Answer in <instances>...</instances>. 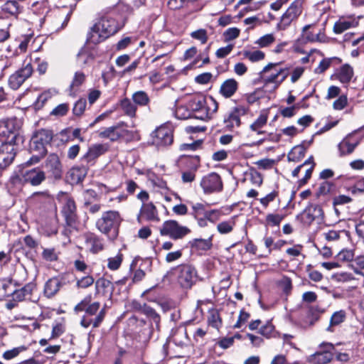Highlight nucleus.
Here are the masks:
<instances>
[{
	"label": "nucleus",
	"mask_w": 364,
	"mask_h": 364,
	"mask_svg": "<svg viewBox=\"0 0 364 364\" xmlns=\"http://www.w3.org/2000/svg\"><path fill=\"white\" fill-rule=\"evenodd\" d=\"M212 239L213 236H210L208 239H193L190 242V245L192 248L196 249L197 250H208L213 246Z\"/></svg>",
	"instance_id": "473e14b6"
},
{
	"label": "nucleus",
	"mask_w": 364,
	"mask_h": 364,
	"mask_svg": "<svg viewBox=\"0 0 364 364\" xmlns=\"http://www.w3.org/2000/svg\"><path fill=\"white\" fill-rule=\"evenodd\" d=\"M243 55L253 63L263 60L265 56L264 53L261 50L244 51Z\"/></svg>",
	"instance_id": "3c124183"
},
{
	"label": "nucleus",
	"mask_w": 364,
	"mask_h": 364,
	"mask_svg": "<svg viewBox=\"0 0 364 364\" xmlns=\"http://www.w3.org/2000/svg\"><path fill=\"white\" fill-rule=\"evenodd\" d=\"M132 100L135 105H138L139 106H145L149 102V97L144 91L134 92L132 95Z\"/></svg>",
	"instance_id": "c03bdc74"
},
{
	"label": "nucleus",
	"mask_w": 364,
	"mask_h": 364,
	"mask_svg": "<svg viewBox=\"0 0 364 364\" xmlns=\"http://www.w3.org/2000/svg\"><path fill=\"white\" fill-rule=\"evenodd\" d=\"M85 80V75L82 72L78 71L75 73L73 80L70 84V88L71 90L79 87Z\"/></svg>",
	"instance_id": "5fc2aeb1"
},
{
	"label": "nucleus",
	"mask_w": 364,
	"mask_h": 364,
	"mask_svg": "<svg viewBox=\"0 0 364 364\" xmlns=\"http://www.w3.org/2000/svg\"><path fill=\"white\" fill-rule=\"evenodd\" d=\"M108 150L109 145L107 144H93L89 147L82 159L87 163L93 164L96 159L105 154Z\"/></svg>",
	"instance_id": "412c9836"
},
{
	"label": "nucleus",
	"mask_w": 364,
	"mask_h": 364,
	"mask_svg": "<svg viewBox=\"0 0 364 364\" xmlns=\"http://www.w3.org/2000/svg\"><path fill=\"white\" fill-rule=\"evenodd\" d=\"M85 243L87 249L92 253H97L103 249L102 240L93 233L84 235Z\"/></svg>",
	"instance_id": "393cba45"
},
{
	"label": "nucleus",
	"mask_w": 364,
	"mask_h": 364,
	"mask_svg": "<svg viewBox=\"0 0 364 364\" xmlns=\"http://www.w3.org/2000/svg\"><path fill=\"white\" fill-rule=\"evenodd\" d=\"M322 312L323 311H320L317 306L310 307L309 310V314L307 318L309 326H313L319 319L320 315Z\"/></svg>",
	"instance_id": "603ef678"
},
{
	"label": "nucleus",
	"mask_w": 364,
	"mask_h": 364,
	"mask_svg": "<svg viewBox=\"0 0 364 364\" xmlns=\"http://www.w3.org/2000/svg\"><path fill=\"white\" fill-rule=\"evenodd\" d=\"M122 219L118 211L109 210L102 213L96 222L97 228L110 240H114L118 236L119 227Z\"/></svg>",
	"instance_id": "20e7f679"
},
{
	"label": "nucleus",
	"mask_w": 364,
	"mask_h": 364,
	"mask_svg": "<svg viewBox=\"0 0 364 364\" xmlns=\"http://www.w3.org/2000/svg\"><path fill=\"white\" fill-rule=\"evenodd\" d=\"M200 185L205 194L219 193L223 188L220 176L215 172L204 176L200 181Z\"/></svg>",
	"instance_id": "4468645a"
},
{
	"label": "nucleus",
	"mask_w": 364,
	"mask_h": 364,
	"mask_svg": "<svg viewBox=\"0 0 364 364\" xmlns=\"http://www.w3.org/2000/svg\"><path fill=\"white\" fill-rule=\"evenodd\" d=\"M346 317V314L345 311L340 310L336 311L333 314L330 319V324L328 327L326 328L328 331H333L332 327L334 326H338L343 323Z\"/></svg>",
	"instance_id": "58836bf2"
},
{
	"label": "nucleus",
	"mask_w": 364,
	"mask_h": 364,
	"mask_svg": "<svg viewBox=\"0 0 364 364\" xmlns=\"http://www.w3.org/2000/svg\"><path fill=\"white\" fill-rule=\"evenodd\" d=\"M235 226V221L234 218H231L228 220L223 221L217 225V230L221 235H225L230 233Z\"/></svg>",
	"instance_id": "ea45409f"
},
{
	"label": "nucleus",
	"mask_w": 364,
	"mask_h": 364,
	"mask_svg": "<svg viewBox=\"0 0 364 364\" xmlns=\"http://www.w3.org/2000/svg\"><path fill=\"white\" fill-rule=\"evenodd\" d=\"M20 128L21 122L16 118L0 121V137L11 136L9 141H22V137L18 134Z\"/></svg>",
	"instance_id": "9b49d317"
},
{
	"label": "nucleus",
	"mask_w": 364,
	"mask_h": 364,
	"mask_svg": "<svg viewBox=\"0 0 364 364\" xmlns=\"http://www.w3.org/2000/svg\"><path fill=\"white\" fill-rule=\"evenodd\" d=\"M320 350L311 355L308 361L311 364H326L333 358L334 346L330 343H323L319 346Z\"/></svg>",
	"instance_id": "2eb2a0df"
},
{
	"label": "nucleus",
	"mask_w": 364,
	"mask_h": 364,
	"mask_svg": "<svg viewBox=\"0 0 364 364\" xmlns=\"http://www.w3.org/2000/svg\"><path fill=\"white\" fill-rule=\"evenodd\" d=\"M92 299V295H87L80 303L74 308L76 313L85 311V314L80 321V325L84 328L92 326V328H98L102 323L105 317V309L100 308V303L95 301L91 303Z\"/></svg>",
	"instance_id": "f03ea898"
},
{
	"label": "nucleus",
	"mask_w": 364,
	"mask_h": 364,
	"mask_svg": "<svg viewBox=\"0 0 364 364\" xmlns=\"http://www.w3.org/2000/svg\"><path fill=\"white\" fill-rule=\"evenodd\" d=\"M86 100L85 99H80L77 100L73 109V114L76 116H80L83 114L86 107Z\"/></svg>",
	"instance_id": "052dcab7"
},
{
	"label": "nucleus",
	"mask_w": 364,
	"mask_h": 364,
	"mask_svg": "<svg viewBox=\"0 0 364 364\" xmlns=\"http://www.w3.org/2000/svg\"><path fill=\"white\" fill-rule=\"evenodd\" d=\"M18 144L0 139V169L6 168L12 163L16 154Z\"/></svg>",
	"instance_id": "ddd939ff"
},
{
	"label": "nucleus",
	"mask_w": 364,
	"mask_h": 364,
	"mask_svg": "<svg viewBox=\"0 0 364 364\" xmlns=\"http://www.w3.org/2000/svg\"><path fill=\"white\" fill-rule=\"evenodd\" d=\"M46 179V172L37 167L23 171L21 176H13L10 179V183L14 185L28 183L32 186H38L44 182Z\"/></svg>",
	"instance_id": "39448f33"
},
{
	"label": "nucleus",
	"mask_w": 364,
	"mask_h": 364,
	"mask_svg": "<svg viewBox=\"0 0 364 364\" xmlns=\"http://www.w3.org/2000/svg\"><path fill=\"white\" fill-rule=\"evenodd\" d=\"M341 63V60L337 57L325 58L320 61L319 64L314 69V72L316 74H323L331 65H339Z\"/></svg>",
	"instance_id": "c756f323"
},
{
	"label": "nucleus",
	"mask_w": 364,
	"mask_h": 364,
	"mask_svg": "<svg viewBox=\"0 0 364 364\" xmlns=\"http://www.w3.org/2000/svg\"><path fill=\"white\" fill-rule=\"evenodd\" d=\"M175 115L179 119L193 118V115L187 103L186 105L177 106L175 111Z\"/></svg>",
	"instance_id": "79ce46f5"
},
{
	"label": "nucleus",
	"mask_w": 364,
	"mask_h": 364,
	"mask_svg": "<svg viewBox=\"0 0 364 364\" xmlns=\"http://www.w3.org/2000/svg\"><path fill=\"white\" fill-rule=\"evenodd\" d=\"M248 108L243 105H237L232 108L223 118L225 128L228 131H234L241 125L240 117L245 115Z\"/></svg>",
	"instance_id": "9d476101"
},
{
	"label": "nucleus",
	"mask_w": 364,
	"mask_h": 364,
	"mask_svg": "<svg viewBox=\"0 0 364 364\" xmlns=\"http://www.w3.org/2000/svg\"><path fill=\"white\" fill-rule=\"evenodd\" d=\"M1 11L9 16L17 18L21 13L23 7L15 0L6 1L1 7Z\"/></svg>",
	"instance_id": "a878e982"
},
{
	"label": "nucleus",
	"mask_w": 364,
	"mask_h": 364,
	"mask_svg": "<svg viewBox=\"0 0 364 364\" xmlns=\"http://www.w3.org/2000/svg\"><path fill=\"white\" fill-rule=\"evenodd\" d=\"M122 136V131L117 127H110L99 132L100 137L109 139L112 141H117Z\"/></svg>",
	"instance_id": "2f4dec72"
},
{
	"label": "nucleus",
	"mask_w": 364,
	"mask_h": 364,
	"mask_svg": "<svg viewBox=\"0 0 364 364\" xmlns=\"http://www.w3.org/2000/svg\"><path fill=\"white\" fill-rule=\"evenodd\" d=\"M304 0H294L281 16L280 21L277 26L279 31L287 28L301 14Z\"/></svg>",
	"instance_id": "0eeeda50"
},
{
	"label": "nucleus",
	"mask_w": 364,
	"mask_h": 364,
	"mask_svg": "<svg viewBox=\"0 0 364 364\" xmlns=\"http://www.w3.org/2000/svg\"><path fill=\"white\" fill-rule=\"evenodd\" d=\"M94 282V278L92 276L87 275L77 280V286L80 288L85 289L92 285Z\"/></svg>",
	"instance_id": "338daca9"
},
{
	"label": "nucleus",
	"mask_w": 364,
	"mask_h": 364,
	"mask_svg": "<svg viewBox=\"0 0 364 364\" xmlns=\"http://www.w3.org/2000/svg\"><path fill=\"white\" fill-rule=\"evenodd\" d=\"M208 323L218 330L222 326V319L218 310L213 309L208 311Z\"/></svg>",
	"instance_id": "4c0bfd02"
},
{
	"label": "nucleus",
	"mask_w": 364,
	"mask_h": 364,
	"mask_svg": "<svg viewBox=\"0 0 364 364\" xmlns=\"http://www.w3.org/2000/svg\"><path fill=\"white\" fill-rule=\"evenodd\" d=\"M111 282L104 277L99 278L95 282L96 293L109 287Z\"/></svg>",
	"instance_id": "69168bd1"
},
{
	"label": "nucleus",
	"mask_w": 364,
	"mask_h": 364,
	"mask_svg": "<svg viewBox=\"0 0 364 364\" xmlns=\"http://www.w3.org/2000/svg\"><path fill=\"white\" fill-rule=\"evenodd\" d=\"M358 25V21L355 18H341L336 21L333 26V31L337 34L342 33L345 31L355 28Z\"/></svg>",
	"instance_id": "bb28decb"
},
{
	"label": "nucleus",
	"mask_w": 364,
	"mask_h": 364,
	"mask_svg": "<svg viewBox=\"0 0 364 364\" xmlns=\"http://www.w3.org/2000/svg\"><path fill=\"white\" fill-rule=\"evenodd\" d=\"M223 213L220 210L213 209L208 210L205 213V217L208 220L209 222L215 223L218 221L222 216Z\"/></svg>",
	"instance_id": "4d7b16f0"
},
{
	"label": "nucleus",
	"mask_w": 364,
	"mask_h": 364,
	"mask_svg": "<svg viewBox=\"0 0 364 364\" xmlns=\"http://www.w3.org/2000/svg\"><path fill=\"white\" fill-rule=\"evenodd\" d=\"M33 72V69L31 63H28L9 77V85L10 87L13 90L18 89L31 76Z\"/></svg>",
	"instance_id": "dca6fc26"
},
{
	"label": "nucleus",
	"mask_w": 364,
	"mask_h": 364,
	"mask_svg": "<svg viewBox=\"0 0 364 364\" xmlns=\"http://www.w3.org/2000/svg\"><path fill=\"white\" fill-rule=\"evenodd\" d=\"M63 284V279L60 277L50 278L44 285V296L48 299L53 297L59 291Z\"/></svg>",
	"instance_id": "5701e85b"
},
{
	"label": "nucleus",
	"mask_w": 364,
	"mask_h": 364,
	"mask_svg": "<svg viewBox=\"0 0 364 364\" xmlns=\"http://www.w3.org/2000/svg\"><path fill=\"white\" fill-rule=\"evenodd\" d=\"M87 174V170L85 167H73L68 173V177L71 183H78L82 181Z\"/></svg>",
	"instance_id": "7c9ffc66"
},
{
	"label": "nucleus",
	"mask_w": 364,
	"mask_h": 364,
	"mask_svg": "<svg viewBox=\"0 0 364 364\" xmlns=\"http://www.w3.org/2000/svg\"><path fill=\"white\" fill-rule=\"evenodd\" d=\"M348 105V97L346 95L338 97L333 103V108L335 110H342Z\"/></svg>",
	"instance_id": "bf43d9fd"
},
{
	"label": "nucleus",
	"mask_w": 364,
	"mask_h": 364,
	"mask_svg": "<svg viewBox=\"0 0 364 364\" xmlns=\"http://www.w3.org/2000/svg\"><path fill=\"white\" fill-rule=\"evenodd\" d=\"M238 88V82L232 78L226 80L221 85L220 93L225 98L232 97Z\"/></svg>",
	"instance_id": "cd10ccee"
},
{
	"label": "nucleus",
	"mask_w": 364,
	"mask_h": 364,
	"mask_svg": "<svg viewBox=\"0 0 364 364\" xmlns=\"http://www.w3.org/2000/svg\"><path fill=\"white\" fill-rule=\"evenodd\" d=\"M120 108L125 114L130 117H134L136 114V107L128 98H124L120 102Z\"/></svg>",
	"instance_id": "e433bc0d"
},
{
	"label": "nucleus",
	"mask_w": 364,
	"mask_h": 364,
	"mask_svg": "<svg viewBox=\"0 0 364 364\" xmlns=\"http://www.w3.org/2000/svg\"><path fill=\"white\" fill-rule=\"evenodd\" d=\"M190 36L193 39L199 41L202 44L206 43L208 38L207 31L203 28L191 32Z\"/></svg>",
	"instance_id": "864d4df0"
},
{
	"label": "nucleus",
	"mask_w": 364,
	"mask_h": 364,
	"mask_svg": "<svg viewBox=\"0 0 364 364\" xmlns=\"http://www.w3.org/2000/svg\"><path fill=\"white\" fill-rule=\"evenodd\" d=\"M132 12V8L119 3L113 8H107L104 14L92 28L91 39L97 43L117 33L124 26V18Z\"/></svg>",
	"instance_id": "f257e3e1"
},
{
	"label": "nucleus",
	"mask_w": 364,
	"mask_h": 364,
	"mask_svg": "<svg viewBox=\"0 0 364 364\" xmlns=\"http://www.w3.org/2000/svg\"><path fill=\"white\" fill-rule=\"evenodd\" d=\"M284 216L279 214L269 213L266 216V222L271 226H279Z\"/></svg>",
	"instance_id": "13d9d810"
},
{
	"label": "nucleus",
	"mask_w": 364,
	"mask_h": 364,
	"mask_svg": "<svg viewBox=\"0 0 364 364\" xmlns=\"http://www.w3.org/2000/svg\"><path fill=\"white\" fill-rule=\"evenodd\" d=\"M190 232L191 230L188 227L181 225L173 220L165 221L160 228L161 235L168 236L174 240H181Z\"/></svg>",
	"instance_id": "6e6552de"
},
{
	"label": "nucleus",
	"mask_w": 364,
	"mask_h": 364,
	"mask_svg": "<svg viewBox=\"0 0 364 364\" xmlns=\"http://www.w3.org/2000/svg\"><path fill=\"white\" fill-rule=\"evenodd\" d=\"M323 211L318 205H310L301 214V221L306 225H310L316 219H322Z\"/></svg>",
	"instance_id": "6ab92c4d"
},
{
	"label": "nucleus",
	"mask_w": 364,
	"mask_h": 364,
	"mask_svg": "<svg viewBox=\"0 0 364 364\" xmlns=\"http://www.w3.org/2000/svg\"><path fill=\"white\" fill-rule=\"evenodd\" d=\"M240 33V31L237 28H229L224 33L225 39L226 41H232L239 36Z\"/></svg>",
	"instance_id": "e2e57ef3"
},
{
	"label": "nucleus",
	"mask_w": 364,
	"mask_h": 364,
	"mask_svg": "<svg viewBox=\"0 0 364 364\" xmlns=\"http://www.w3.org/2000/svg\"><path fill=\"white\" fill-rule=\"evenodd\" d=\"M174 271L177 274V281L181 287L190 289L196 282L197 272L193 266L182 264L178 266Z\"/></svg>",
	"instance_id": "1a4fd4ad"
},
{
	"label": "nucleus",
	"mask_w": 364,
	"mask_h": 364,
	"mask_svg": "<svg viewBox=\"0 0 364 364\" xmlns=\"http://www.w3.org/2000/svg\"><path fill=\"white\" fill-rule=\"evenodd\" d=\"M275 41V38L273 34H266L262 37H260L255 43L257 44L261 48L267 47L274 43Z\"/></svg>",
	"instance_id": "6e6d98bb"
},
{
	"label": "nucleus",
	"mask_w": 364,
	"mask_h": 364,
	"mask_svg": "<svg viewBox=\"0 0 364 364\" xmlns=\"http://www.w3.org/2000/svg\"><path fill=\"white\" fill-rule=\"evenodd\" d=\"M191 160L193 161L195 166L194 169L182 172L181 178L183 183H191L196 178V171L199 166L200 159L198 156H194L191 158Z\"/></svg>",
	"instance_id": "f704fd0d"
},
{
	"label": "nucleus",
	"mask_w": 364,
	"mask_h": 364,
	"mask_svg": "<svg viewBox=\"0 0 364 364\" xmlns=\"http://www.w3.org/2000/svg\"><path fill=\"white\" fill-rule=\"evenodd\" d=\"M32 198L36 202L43 203L46 204H50L53 201L52 196L48 191L36 192L32 195Z\"/></svg>",
	"instance_id": "49530a36"
},
{
	"label": "nucleus",
	"mask_w": 364,
	"mask_h": 364,
	"mask_svg": "<svg viewBox=\"0 0 364 364\" xmlns=\"http://www.w3.org/2000/svg\"><path fill=\"white\" fill-rule=\"evenodd\" d=\"M143 314L150 318L156 324V327H159L161 317L154 309L147 306L146 304H144Z\"/></svg>",
	"instance_id": "09e8293b"
},
{
	"label": "nucleus",
	"mask_w": 364,
	"mask_h": 364,
	"mask_svg": "<svg viewBox=\"0 0 364 364\" xmlns=\"http://www.w3.org/2000/svg\"><path fill=\"white\" fill-rule=\"evenodd\" d=\"M208 204H203L201 203H191L192 208V215L194 218H198V217L204 216L207 211V206Z\"/></svg>",
	"instance_id": "a18cd8bd"
},
{
	"label": "nucleus",
	"mask_w": 364,
	"mask_h": 364,
	"mask_svg": "<svg viewBox=\"0 0 364 364\" xmlns=\"http://www.w3.org/2000/svg\"><path fill=\"white\" fill-rule=\"evenodd\" d=\"M44 166L50 177L58 180L63 175V165L59 156L55 154H50L44 163Z\"/></svg>",
	"instance_id": "f3484780"
},
{
	"label": "nucleus",
	"mask_w": 364,
	"mask_h": 364,
	"mask_svg": "<svg viewBox=\"0 0 364 364\" xmlns=\"http://www.w3.org/2000/svg\"><path fill=\"white\" fill-rule=\"evenodd\" d=\"M36 289V284L33 282L28 283L20 289L16 290L13 294L14 301H21L30 297L33 291Z\"/></svg>",
	"instance_id": "c85d7f7f"
},
{
	"label": "nucleus",
	"mask_w": 364,
	"mask_h": 364,
	"mask_svg": "<svg viewBox=\"0 0 364 364\" xmlns=\"http://www.w3.org/2000/svg\"><path fill=\"white\" fill-rule=\"evenodd\" d=\"M267 114L262 113L255 120V122L250 126V129L252 132L257 133L258 134H263L264 132L262 129L267 124Z\"/></svg>",
	"instance_id": "c9c22d12"
},
{
	"label": "nucleus",
	"mask_w": 364,
	"mask_h": 364,
	"mask_svg": "<svg viewBox=\"0 0 364 364\" xmlns=\"http://www.w3.org/2000/svg\"><path fill=\"white\" fill-rule=\"evenodd\" d=\"M27 347L25 346H20L16 348H14L11 350H6L2 357L5 360H11L16 357H17L21 353L24 352L27 350Z\"/></svg>",
	"instance_id": "8fccbe9b"
},
{
	"label": "nucleus",
	"mask_w": 364,
	"mask_h": 364,
	"mask_svg": "<svg viewBox=\"0 0 364 364\" xmlns=\"http://www.w3.org/2000/svg\"><path fill=\"white\" fill-rule=\"evenodd\" d=\"M138 219L154 222L159 221L158 211L155 205L152 203H144L141 208Z\"/></svg>",
	"instance_id": "b1692460"
},
{
	"label": "nucleus",
	"mask_w": 364,
	"mask_h": 364,
	"mask_svg": "<svg viewBox=\"0 0 364 364\" xmlns=\"http://www.w3.org/2000/svg\"><path fill=\"white\" fill-rule=\"evenodd\" d=\"M53 139L51 132L46 129H41L36 133L32 137L30 143V149L32 151L46 156L47 149L46 146L50 144Z\"/></svg>",
	"instance_id": "f8f14e48"
},
{
	"label": "nucleus",
	"mask_w": 364,
	"mask_h": 364,
	"mask_svg": "<svg viewBox=\"0 0 364 364\" xmlns=\"http://www.w3.org/2000/svg\"><path fill=\"white\" fill-rule=\"evenodd\" d=\"M354 253L353 250H343L341 251L338 255V260L343 262H349L353 259Z\"/></svg>",
	"instance_id": "774afa93"
},
{
	"label": "nucleus",
	"mask_w": 364,
	"mask_h": 364,
	"mask_svg": "<svg viewBox=\"0 0 364 364\" xmlns=\"http://www.w3.org/2000/svg\"><path fill=\"white\" fill-rule=\"evenodd\" d=\"M43 258L49 262L56 261L58 259V255L54 248H45L42 252Z\"/></svg>",
	"instance_id": "680f3d73"
},
{
	"label": "nucleus",
	"mask_w": 364,
	"mask_h": 364,
	"mask_svg": "<svg viewBox=\"0 0 364 364\" xmlns=\"http://www.w3.org/2000/svg\"><path fill=\"white\" fill-rule=\"evenodd\" d=\"M280 64L281 63H269L260 72V77L264 85H267L269 83H274V89H277L280 85V84L287 77V68L275 70L274 73L268 74L271 70Z\"/></svg>",
	"instance_id": "423d86ee"
},
{
	"label": "nucleus",
	"mask_w": 364,
	"mask_h": 364,
	"mask_svg": "<svg viewBox=\"0 0 364 364\" xmlns=\"http://www.w3.org/2000/svg\"><path fill=\"white\" fill-rule=\"evenodd\" d=\"M358 142H356L355 144L350 143L348 140V137H346L341 142H340L338 146V150L340 152V155L343 156V155L351 154L354 151V149H355V146L358 145Z\"/></svg>",
	"instance_id": "a19ab883"
},
{
	"label": "nucleus",
	"mask_w": 364,
	"mask_h": 364,
	"mask_svg": "<svg viewBox=\"0 0 364 364\" xmlns=\"http://www.w3.org/2000/svg\"><path fill=\"white\" fill-rule=\"evenodd\" d=\"M173 141V131L168 127H160L153 133V144L159 147L171 145Z\"/></svg>",
	"instance_id": "a211bd4d"
},
{
	"label": "nucleus",
	"mask_w": 364,
	"mask_h": 364,
	"mask_svg": "<svg viewBox=\"0 0 364 364\" xmlns=\"http://www.w3.org/2000/svg\"><path fill=\"white\" fill-rule=\"evenodd\" d=\"M306 147L303 144L295 146L288 154V160L294 162H298L302 159L306 153Z\"/></svg>",
	"instance_id": "72a5a7b5"
},
{
	"label": "nucleus",
	"mask_w": 364,
	"mask_h": 364,
	"mask_svg": "<svg viewBox=\"0 0 364 364\" xmlns=\"http://www.w3.org/2000/svg\"><path fill=\"white\" fill-rule=\"evenodd\" d=\"M193 118L206 120L210 118L218 108V103L212 97H195L187 102Z\"/></svg>",
	"instance_id": "7ed1b4c3"
},
{
	"label": "nucleus",
	"mask_w": 364,
	"mask_h": 364,
	"mask_svg": "<svg viewBox=\"0 0 364 364\" xmlns=\"http://www.w3.org/2000/svg\"><path fill=\"white\" fill-rule=\"evenodd\" d=\"M172 338L176 344L178 346L183 345L188 340L186 330L183 328L176 329L173 334Z\"/></svg>",
	"instance_id": "37998d69"
},
{
	"label": "nucleus",
	"mask_w": 364,
	"mask_h": 364,
	"mask_svg": "<svg viewBox=\"0 0 364 364\" xmlns=\"http://www.w3.org/2000/svg\"><path fill=\"white\" fill-rule=\"evenodd\" d=\"M65 196V203L63 207L62 213L65 218L66 223L68 225H73L76 220V205L73 199Z\"/></svg>",
	"instance_id": "4be33fe9"
},
{
	"label": "nucleus",
	"mask_w": 364,
	"mask_h": 364,
	"mask_svg": "<svg viewBox=\"0 0 364 364\" xmlns=\"http://www.w3.org/2000/svg\"><path fill=\"white\" fill-rule=\"evenodd\" d=\"M122 260L123 255L119 252L114 257L107 259V267L111 270H117L120 267Z\"/></svg>",
	"instance_id": "de8ad7c7"
},
{
	"label": "nucleus",
	"mask_w": 364,
	"mask_h": 364,
	"mask_svg": "<svg viewBox=\"0 0 364 364\" xmlns=\"http://www.w3.org/2000/svg\"><path fill=\"white\" fill-rule=\"evenodd\" d=\"M353 75V68L349 64H344L331 76V79L338 80L346 87L350 82Z\"/></svg>",
	"instance_id": "aec40b11"
},
{
	"label": "nucleus",
	"mask_w": 364,
	"mask_h": 364,
	"mask_svg": "<svg viewBox=\"0 0 364 364\" xmlns=\"http://www.w3.org/2000/svg\"><path fill=\"white\" fill-rule=\"evenodd\" d=\"M68 109H69L68 105L66 103H63V104L58 105L56 107H55L50 114L52 115H55L57 117H62L67 114Z\"/></svg>",
	"instance_id": "0e129e2a"
}]
</instances>
